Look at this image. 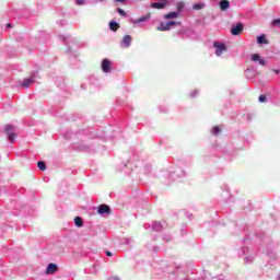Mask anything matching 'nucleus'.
Here are the masks:
<instances>
[{
  "instance_id": "1",
  "label": "nucleus",
  "mask_w": 280,
  "mask_h": 280,
  "mask_svg": "<svg viewBox=\"0 0 280 280\" xmlns=\"http://www.w3.org/2000/svg\"><path fill=\"white\" fill-rule=\"evenodd\" d=\"M213 47L215 48V55L217 56H222L224 51H226V45L220 42H213Z\"/></svg>"
},
{
  "instance_id": "2",
  "label": "nucleus",
  "mask_w": 280,
  "mask_h": 280,
  "mask_svg": "<svg viewBox=\"0 0 280 280\" xmlns=\"http://www.w3.org/2000/svg\"><path fill=\"white\" fill-rule=\"evenodd\" d=\"M5 135H8L9 141H14L16 139V133H14V126L7 125L4 129Z\"/></svg>"
},
{
  "instance_id": "3",
  "label": "nucleus",
  "mask_w": 280,
  "mask_h": 280,
  "mask_svg": "<svg viewBox=\"0 0 280 280\" xmlns=\"http://www.w3.org/2000/svg\"><path fill=\"white\" fill-rule=\"evenodd\" d=\"M230 32H231L232 36H240V34H242L244 32V24L238 23L237 25L232 26Z\"/></svg>"
},
{
  "instance_id": "4",
  "label": "nucleus",
  "mask_w": 280,
  "mask_h": 280,
  "mask_svg": "<svg viewBox=\"0 0 280 280\" xmlns=\"http://www.w3.org/2000/svg\"><path fill=\"white\" fill-rule=\"evenodd\" d=\"M253 62H258L261 67H266V60L261 59V56L259 54H253L252 55Z\"/></svg>"
},
{
  "instance_id": "5",
  "label": "nucleus",
  "mask_w": 280,
  "mask_h": 280,
  "mask_svg": "<svg viewBox=\"0 0 280 280\" xmlns=\"http://www.w3.org/2000/svg\"><path fill=\"white\" fill-rule=\"evenodd\" d=\"M102 71H104V73H110V60L107 58L102 61Z\"/></svg>"
},
{
  "instance_id": "6",
  "label": "nucleus",
  "mask_w": 280,
  "mask_h": 280,
  "mask_svg": "<svg viewBox=\"0 0 280 280\" xmlns=\"http://www.w3.org/2000/svg\"><path fill=\"white\" fill-rule=\"evenodd\" d=\"M98 213H100L101 215L110 213V207H109L108 205H104V203L101 205V206L98 207Z\"/></svg>"
},
{
  "instance_id": "7",
  "label": "nucleus",
  "mask_w": 280,
  "mask_h": 280,
  "mask_svg": "<svg viewBox=\"0 0 280 280\" xmlns=\"http://www.w3.org/2000/svg\"><path fill=\"white\" fill-rule=\"evenodd\" d=\"M32 84H34V77L24 79L23 82L21 83V86H23V89H30Z\"/></svg>"
},
{
  "instance_id": "8",
  "label": "nucleus",
  "mask_w": 280,
  "mask_h": 280,
  "mask_svg": "<svg viewBox=\"0 0 280 280\" xmlns=\"http://www.w3.org/2000/svg\"><path fill=\"white\" fill-rule=\"evenodd\" d=\"M58 270V265L56 264H49L46 269V275H54Z\"/></svg>"
},
{
  "instance_id": "9",
  "label": "nucleus",
  "mask_w": 280,
  "mask_h": 280,
  "mask_svg": "<svg viewBox=\"0 0 280 280\" xmlns=\"http://www.w3.org/2000/svg\"><path fill=\"white\" fill-rule=\"evenodd\" d=\"M229 8H231V2L229 0L220 1V10H222L224 12V11L229 10Z\"/></svg>"
},
{
  "instance_id": "10",
  "label": "nucleus",
  "mask_w": 280,
  "mask_h": 280,
  "mask_svg": "<svg viewBox=\"0 0 280 280\" xmlns=\"http://www.w3.org/2000/svg\"><path fill=\"white\" fill-rule=\"evenodd\" d=\"M151 8H153L154 10H165V3L153 2L151 3Z\"/></svg>"
},
{
  "instance_id": "11",
  "label": "nucleus",
  "mask_w": 280,
  "mask_h": 280,
  "mask_svg": "<svg viewBox=\"0 0 280 280\" xmlns=\"http://www.w3.org/2000/svg\"><path fill=\"white\" fill-rule=\"evenodd\" d=\"M130 43H132V37L130 35H126L122 38V45L124 47H130Z\"/></svg>"
},
{
  "instance_id": "12",
  "label": "nucleus",
  "mask_w": 280,
  "mask_h": 280,
  "mask_svg": "<svg viewBox=\"0 0 280 280\" xmlns=\"http://www.w3.org/2000/svg\"><path fill=\"white\" fill-rule=\"evenodd\" d=\"M257 43L259 45H268V39H266V35H260L257 37Z\"/></svg>"
},
{
  "instance_id": "13",
  "label": "nucleus",
  "mask_w": 280,
  "mask_h": 280,
  "mask_svg": "<svg viewBox=\"0 0 280 280\" xmlns=\"http://www.w3.org/2000/svg\"><path fill=\"white\" fill-rule=\"evenodd\" d=\"M156 30L158 32H168L171 28L167 23H162Z\"/></svg>"
},
{
  "instance_id": "14",
  "label": "nucleus",
  "mask_w": 280,
  "mask_h": 280,
  "mask_svg": "<svg viewBox=\"0 0 280 280\" xmlns=\"http://www.w3.org/2000/svg\"><path fill=\"white\" fill-rule=\"evenodd\" d=\"M74 224H75V226H78L79 229H81V226H84V221H82V218L75 217V218H74Z\"/></svg>"
},
{
  "instance_id": "15",
  "label": "nucleus",
  "mask_w": 280,
  "mask_h": 280,
  "mask_svg": "<svg viewBox=\"0 0 280 280\" xmlns=\"http://www.w3.org/2000/svg\"><path fill=\"white\" fill-rule=\"evenodd\" d=\"M109 28L112 30V32H117V30H119V24L115 21L109 22Z\"/></svg>"
},
{
  "instance_id": "16",
  "label": "nucleus",
  "mask_w": 280,
  "mask_h": 280,
  "mask_svg": "<svg viewBox=\"0 0 280 280\" xmlns=\"http://www.w3.org/2000/svg\"><path fill=\"white\" fill-rule=\"evenodd\" d=\"M205 7H206L205 2L195 3V4L192 5V10H205Z\"/></svg>"
},
{
  "instance_id": "17",
  "label": "nucleus",
  "mask_w": 280,
  "mask_h": 280,
  "mask_svg": "<svg viewBox=\"0 0 280 280\" xmlns=\"http://www.w3.org/2000/svg\"><path fill=\"white\" fill-rule=\"evenodd\" d=\"M178 16L177 12H170L166 15H164V19L170 20V19H176Z\"/></svg>"
},
{
  "instance_id": "18",
  "label": "nucleus",
  "mask_w": 280,
  "mask_h": 280,
  "mask_svg": "<svg viewBox=\"0 0 280 280\" xmlns=\"http://www.w3.org/2000/svg\"><path fill=\"white\" fill-rule=\"evenodd\" d=\"M37 167H38V170H39L40 172H45V170H47V164H45V162H43V161H39V162L37 163Z\"/></svg>"
},
{
  "instance_id": "19",
  "label": "nucleus",
  "mask_w": 280,
  "mask_h": 280,
  "mask_svg": "<svg viewBox=\"0 0 280 280\" xmlns=\"http://www.w3.org/2000/svg\"><path fill=\"white\" fill-rule=\"evenodd\" d=\"M222 132V129L218 126L212 128V135H214V137H218V135Z\"/></svg>"
},
{
  "instance_id": "20",
  "label": "nucleus",
  "mask_w": 280,
  "mask_h": 280,
  "mask_svg": "<svg viewBox=\"0 0 280 280\" xmlns=\"http://www.w3.org/2000/svg\"><path fill=\"white\" fill-rule=\"evenodd\" d=\"M118 14H120V16H127L126 11L121 8H118Z\"/></svg>"
},
{
  "instance_id": "21",
  "label": "nucleus",
  "mask_w": 280,
  "mask_h": 280,
  "mask_svg": "<svg viewBox=\"0 0 280 280\" xmlns=\"http://www.w3.org/2000/svg\"><path fill=\"white\" fill-rule=\"evenodd\" d=\"M167 25H168L170 28H172V25H178V22L170 21V22H167Z\"/></svg>"
},
{
  "instance_id": "22",
  "label": "nucleus",
  "mask_w": 280,
  "mask_h": 280,
  "mask_svg": "<svg viewBox=\"0 0 280 280\" xmlns=\"http://www.w3.org/2000/svg\"><path fill=\"white\" fill-rule=\"evenodd\" d=\"M258 101H259L260 103L266 102V95H260V96L258 97Z\"/></svg>"
},
{
  "instance_id": "23",
  "label": "nucleus",
  "mask_w": 280,
  "mask_h": 280,
  "mask_svg": "<svg viewBox=\"0 0 280 280\" xmlns=\"http://www.w3.org/2000/svg\"><path fill=\"white\" fill-rule=\"evenodd\" d=\"M143 21H148V18L142 16L137 21V23H143Z\"/></svg>"
},
{
  "instance_id": "24",
  "label": "nucleus",
  "mask_w": 280,
  "mask_h": 280,
  "mask_svg": "<svg viewBox=\"0 0 280 280\" xmlns=\"http://www.w3.org/2000/svg\"><path fill=\"white\" fill-rule=\"evenodd\" d=\"M75 3H77L78 5H84V0H75Z\"/></svg>"
},
{
  "instance_id": "25",
  "label": "nucleus",
  "mask_w": 280,
  "mask_h": 280,
  "mask_svg": "<svg viewBox=\"0 0 280 280\" xmlns=\"http://www.w3.org/2000/svg\"><path fill=\"white\" fill-rule=\"evenodd\" d=\"M107 257H113V253L106 252Z\"/></svg>"
},
{
  "instance_id": "26",
  "label": "nucleus",
  "mask_w": 280,
  "mask_h": 280,
  "mask_svg": "<svg viewBox=\"0 0 280 280\" xmlns=\"http://www.w3.org/2000/svg\"><path fill=\"white\" fill-rule=\"evenodd\" d=\"M178 10H183V4H178Z\"/></svg>"
},
{
  "instance_id": "27",
  "label": "nucleus",
  "mask_w": 280,
  "mask_h": 280,
  "mask_svg": "<svg viewBox=\"0 0 280 280\" xmlns=\"http://www.w3.org/2000/svg\"><path fill=\"white\" fill-rule=\"evenodd\" d=\"M118 3H121V2H124V1H126V0H116Z\"/></svg>"
},
{
  "instance_id": "28",
  "label": "nucleus",
  "mask_w": 280,
  "mask_h": 280,
  "mask_svg": "<svg viewBox=\"0 0 280 280\" xmlns=\"http://www.w3.org/2000/svg\"><path fill=\"white\" fill-rule=\"evenodd\" d=\"M275 73H280V71L279 70H275Z\"/></svg>"
},
{
  "instance_id": "29",
  "label": "nucleus",
  "mask_w": 280,
  "mask_h": 280,
  "mask_svg": "<svg viewBox=\"0 0 280 280\" xmlns=\"http://www.w3.org/2000/svg\"><path fill=\"white\" fill-rule=\"evenodd\" d=\"M8 27H12V25H11V24H8Z\"/></svg>"
}]
</instances>
